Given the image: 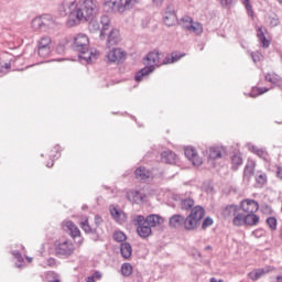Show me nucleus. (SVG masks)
<instances>
[{
	"instance_id": "nucleus-20",
	"label": "nucleus",
	"mask_w": 282,
	"mask_h": 282,
	"mask_svg": "<svg viewBox=\"0 0 282 282\" xmlns=\"http://www.w3.org/2000/svg\"><path fill=\"white\" fill-rule=\"evenodd\" d=\"M144 221L150 226V228H158V226H162V224H164V218L160 215L151 214L144 218Z\"/></svg>"
},
{
	"instance_id": "nucleus-23",
	"label": "nucleus",
	"mask_w": 282,
	"mask_h": 282,
	"mask_svg": "<svg viewBox=\"0 0 282 282\" xmlns=\"http://www.w3.org/2000/svg\"><path fill=\"white\" fill-rule=\"evenodd\" d=\"M257 166V163L254 161H248L246 166H245V172H243V182H250V177L254 175V169Z\"/></svg>"
},
{
	"instance_id": "nucleus-32",
	"label": "nucleus",
	"mask_w": 282,
	"mask_h": 282,
	"mask_svg": "<svg viewBox=\"0 0 282 282\" xmlns=\"http://www.w3.org/2000/svg\"><path fill=\"white\" fill-rule=\"evenodd\" d=\"M195 206V200L193 198H183L180 203L181 210H191Z\"/></svg>"
},
{
	"instance_id": "nucleus-57",
	"label": "nucleus",
	"mask_w": 282,
	"mask_h": 282,
	"mask_svg": "<svg viewBox=\"0 0 282 282\" xmlns=\"http://www.w3.org/2000/svg\"><path fill=\"white\" fill-rule=\"evenodd\" d=\"M278 177H280V180H282V174H281V167H278Z\"/></svg>"
},
{
	"instance_id": "nucleus-19",
	"label": "nucleus",
	"mask_w": 282,
	"mask_h": 282,
	"mask_svg": "<svg viewBox=\"0 0 282 282\" xmlns=\"http://www.w3.org/2000/svg\"><path fill=\"white\" fill-rule=\"evenodd\" d=\"M257 39L260 42L261 47L268 48L270 47V40L265 37V34H268V29L265 26H260L257 29Z\"/></svg>"
},
{
	"instance_id": "nucleus-33",
	"label": "nucleus",
	"mask_w": 282,
	"mask_h": 282,
	"mask_svg": "<svg viewBox=\"0 0 282 282\" xmlns=\"http://www.w3.org/2000/svg\"><path fill=\"white\" fill-rule=\"evenodd\" d=\"M185 54L172 53L171 56H166L163 59L164 65H171V63H177L180 58H184Z\"/></svg>"
},
{
	"instance_id": "nucleus-37",
	"label": "nucleus",
	"mask_w": 282,
	"mask_h": 282,
	"mask_svg": "<svg viewBox=\"0 0 282 282\" xmlns=\"http://www.w3.org/2000/svg\"><path fill=\"white\" fill-rule=\"evenodd\" d=\"M224 215L226 217H236L237 216V205H228L224 209Z\"/></svg>"
},
{
	"instance_id": "nucleus-60",
	"label": "nucleus",
	"mask_w": 282,
	"mask_h": 282,
	"mask_svg": "<svg viewBox=\"0 0 282 282\" xmlns=\"http://www.w3.org/2000/svg\"><path fill=\"white\" fill-rule=\"evenodd\" d=\"M265 209H267V210H270V206L265 205Z\"/></svg>"
},
{
	"instance_id": "nucleus-12",
	"label": "nucleus",
	"mask_w": 282,
	"mask_h": 282,
	"mask_svg": "<svg viewBox=\"0 0 282 282\" xmlns=\"http://www.w3.org/2000/svg\"><path fill=\"white\" fill-rule=\"evenodd\" d=\"M169 226L170 228H174L176 230H180V228H184V230H188L186 227V217L175 214L169 219Z\"/></svg>"
},
{
	"instance_id": "nucleus-41",
	"label": "nucleus",
	"mask_w": 282,
	"mask_h": 282,
	"mask_svg": "<svg viewBox=\"0 0 282 282\" xmlns=\"http://www.w3.org/2000/svg\"><path fill=\"white\" fill-rule=\"evenodd\" d=\"M242 3L245 4L248 15L251 18L254 17V11L252 10V4H250V0H242Z\"/></svg>"
},
{
	"instance_id": "nucleus-15",
	"label": "nucleus",
	"mask_w": 282,
	"mask_h": 282,
	"mask_svg": "<svg viewBox=\"0 0 282 282\" xmlns=\"http://www.w3.org/2000/svg\"><path fill=\"white\" fill-rule=\"evenodd\" d=\"M248 149L251 153L263 160L264 162H270V154L263 148H259L254 144L249 143Z\"/></svg>"
},
{
	"instance_id": "nucleus-8",
	"label": "nucleus",
	"mask_w": 282,
	"mask_h": 282,
	"mask_svg": "<svg viewBox=\"0 0 282 282\" xmlns=\"http://www.w3.org/2000/svg\"><path fill=\"white\" fill-rule=\"evenodd\" d=\"M259 216L251 214H237L234 218V226H257L259 224Z\"/></svg>"
},
{
	"instance_id": "nucleus-2",
	"label": "nucleus",
	"mask_w": 282,
	"mask_h": 282,
	"mask_svg": "<svg viewBox=\"0 0 282 282\" xmlns=\"http://www.w3.org/2000/svg\"><path fill=\"white\" fill-rule=\"evenodd\" d=\"M73 50L78 52V58L85 63L96 61V52L89 51V36L84 33L76 34L73 40Z\"/></svg>"
},
{
	"instance_id": "nucleus-3",
	"label": "nucleus",
	"mask_w": 282,
	"mask_h": 282,
	"mask_svg": "<svg viewBox=\"0 0 282 282\" xmlns=\"http://www.w3.org/2000/svg\"><path fill=\"white\" fill-rule=\"evenodd\" d=\"M162 53L158 51L150 52L145 58H144V65H147L144 68L139 70L135 74L134 79L137 83H140L144 76H149V74H152V72H155V67H160L164 65V61H162Z\"/></svg>"
},
{
	"instance_id": "nucleus-44",
	"label": "nucleus",
	"mask_w": 282,
	"mask_h": 282,
	"mask_svg": "<svg viewBox=\"0 0 282 282\" xmlns=\"http://www.w3.org/2000/svg\"><path fill=\"white\" fill-rule=\"evenodd\" d=\"M268 23L271 28H276V25H279V17L274 15V17H269L268 18Z\"/></svg>"
},
{
	"instance_id": "nucleus-14",
	"label": "nucleus",
	"mask_w": 282,
	"mask_h": 282,
	"mask_svg": "<svg viewBox=\"0 0 282 282\" xmlns=\"http://www.w3.org/2000/svg\"><path fill=\"white\" fill-rule=\"evenodd\" d=\"M184 153H185V158H187V160H189V162H192L194 166H202L203 160L202 158H199V155H197V152H195L194 148L192 147L185 148Z\"/></svg>"
},
{
	"instance_id": "nucleus-6",
	"label": "nucleus",
	"mask_w": 282,
	"mask_h": 282,
	"mask_svg": "<svg viewBox=\"0 0 282 282\" xmlns=\"http://www.w3.org/2000/svg\"><path fill=\"white\" fill-rule=\"evenodd\" d=\"M55 25L54 18L50 14L35 17L31 22L32 30H41V32H50Z\"/></svg>"
},
{
	"instance_id": "nucleus-7",
	"label": "nucleus",
	"mask_w": 282,
	"mask_h": 282,
	"mask_svg": "<svg viewBox=\"0 0 282 282\" xmlns=\"http://www.w3.org/2000/svg\"><path fill=\"white\" fill-rule=\"evenodd\" d=\"M76 252V246L72 240L64 239L55 242V254L57 257H65L66 259L68 257H72Z\"/></svg>"
},
{
	"instance_id": "nucleus-55",
	"label": "nucleus",
	"mask_w": 282,
	"mask_h": 282,
	"mask_svg": "<svg viewBox=\"0 0 282 282\" xmlns=\"http://www.w3.org/2000/svg\"><path fill=\"white\" fill-rule=\"evenodd\" d=\"M153 3H155V6H162V3H164V0H153Z\"/></svg>"
},
{
	"instance_id": "nucleus-52",
	"label": "nucleus",
	"mask_w": 282,
	"mask_h": 282,
	"mask_svg": "<svg viewBox=\"0 0 282 282\" xmlns=\"http://www.w3.org/2000/svg\"><path fill=\"white\" fill-rule=\"evenodd\" d=\"M95 224L96 226H100V224H102V218L100 216H95Z\"/></svg>"
},
{
	"instance_id": "nucleus-40",
	"label": "nucleus",
	"mask_w": 282,
	"mask_h": 282,
	"mask_svg": "<svg viewBox=\"0 0 282 282\" xmlns=\"http://www.w3.org/2000/svg\"><path fill=\"white\" fill-rule=\"evenodd\" d=\"M112 237L118 243H124L127 241V235L122 231H115Z\"/></svg>"
},
{
	"instance_id": "nucleus-61",
	"label": "nucleus",
	"mask_w": 282,
	"mask_h": 282,
	"mask_svg": "<svg viewBox=\"0 0 282 282\" xmlns=\"http://www.w3.org/2000/svg\"><path fill=\"white\" fill-rule=\"evenodd\" d=\"M205 249H206V250H210V246H207Z\"/></svg>"
},
{
	"instance_id": "nucleus-45",
	"label": "nucleus",
	"mask_w": 282,
	"mask_h": 282,
	"mask_svg": "<svg viewBox=\"0 0 282 282\" xmlns=\"http://www.w3.org/2000/svg\"><path fill=\"white\" fill-rule=\"evenodd\" d=\"M267 224H268L269 228H271L272 230H276V218L275 217H269L267 219Z\"/></svg>"
},
{
	"instance_id": "nucleus-39",
	"label": "nucleus",
	"mask_w": 282,
	"mask_h": 282,
	"mask_svg": "<svg viewBox=\"0 0 282 282\" xmlns=\"http://www.w3.org/2000/svg\"><path fill=\"white\" fill-rule=\"evenodd\" d=\"M132 273H133V267L131 265V263H123L121 265V274L123 276H131Z\"/></svg>"
},
{
	"instance_id": "nucleus-63",
	"label": "nucleus",
	"mask_w": 282,
	"mask_h": 282,
	"mask_svg": "<svg viewBox=\"0 0 282 282\" xmlns=\"http://www.w3.org/2000/svg\"><path fill=\"white\" fill-rule=\"evenodd\" d=\"M17 268H21V264H17Z\"/></svg>"
},
{
	"instance_id": "nucleus-21",
	"label": "nucleus",
	"mask_w": 282,
	"mask_h": 282,
	"mask_svg": "<svg viewBox=\"0 0 282 282\" xmlns=\"http://www.w3.org/2000/svg\"><path fill=\"white\" fill-rule=\"evenodd\" d=\"M110 215H111L112 219H115V221H117V224H124V221H127V214H124V212H122V209L111 207Z\"/></svg>"
},
{
	"instance_id": "nucleus-30",
	"label": "nucleus",
	"mask_w": 282,
	"mask_h": 282,
	"mask_svg": "<svg viewBox=\"0 0 282 282\" xmlns=\"http://www.w3.org/2000/svg\"><path fill=\"white\" fill-rule=\"evenodd\" d=\"M134 175L137 180H149L150 177H152L151 172H149V170H145L144 167H138L134 171Z\"/></svg>"
},
{
	"instance_id": "nucleus-16",
	"label": "nucleus",
	"mask_w": 282,
	"mask_h": 282,
	"mask_svg": "<svg viewBox=\"0 0 282 282\" xmlns=\"http://www.w3.org/2000/svg\"><path fill=\"white\" fill-rule=\"evenodd\" d=\"M248 149L251 153L263 160L264 162H270V154L263 148H259L254 144L249 143Z\"/></svg>"
},
{
	"instance_id": "nucleus-5",
	"label": "nucleus",
	"mask_w": 282,
	"mask_h": 282,
	"mask_svg": "<svg viewBox=\"0 0 282 282\" xmlns=\"http://www.w3.org/2000/svg\"><path fill=\"white\" fill-rule=\"evenodd\" d=\"M206 215V210L202 206H195L192 208L189 215L186 217V227L188 231L197 230L202 226V220Z\"/></svg>"
},
{
	"instance_id": "nucleus-46",
	"label": "nucleus",
	"mask_w": 282,
	"mask_h": 282,
	"mask_svg": "<svg viewBox=\"0 0 282 282\" xmlns=\"http://www.w3.org/2000/svg\"><path fill=\"white\" fill-rule=\"evenodd\" d=\"M251 58L253 63H259L263 58V55L260 52H254L251 53Z\"/></svg>"
},
{
	"instance_id": "nucleus-56",
	"label": "nucleus",
	"mask_w": 282,
	"mask_h": 282,
	"mask_svg": "<svg viewBox=\"0 0 282 282\" xmlns=\"http://www.w3.org/2000/svg\"><path fill=\"white\" fill-rule=\"evenodd\" d=\"M86 282H96V280H95L94 275H91V276L87 278Z\"/></svg>"
},
{
	"instance_id": "nucleus-58",
	"label": "nucleus",
	"mask_w": 282,
	"mask_h": 282,
	"mask_svg": "<svg viewBox=\"0 0 282 282\" xmlns=\"http://www.w3.org/2000/svg\"><path fill=\"white\" fill-rule=\"evenodd\" d=\"M210 282H224V280H219V281H217V279L212 278V279H210Z\"/></svg>"
},
{
	"instance_id": "nucleus-10",
	"label": "nucleus",
	"mask_w": 282,
	"mask_h": 282,
	"mask_svg": "<svg viewBox=\"0 0 282 282\" xmlns=\"http://www.w3.org/2000/svg\"><path fill=\"white\" fill-rule=\"evenodd\" d=\"M134 226H137V235H139L141 239H149V237L153 235L151 226L144 221V216L142 215L134 218Z\"/></svg>"
},
{
	"instance_id": "nucleus-50",
	"label": "nucleus",
	"mask_w": 282,
	"mask_h": 282,
	"mask_svg": "<svg viewBox=\"0 0 282 282\" xmlns=\"http://www.w3.org/2000/svg\"><path fill=\"white\" fill-rule=\"evenodd\" d=\"M12 254L17 259V261H19V263H23V256H21V252L13 251Z\"/></svg>"
},
{
	"instance_id": "nucleus-49",
	"label": "nucleus",
	"mask_w": 282,
	"mask_h": 282,
	"mask_svg": "<svg viewBox=\"0 0 282 282\" xmlns=\"http://www.w3.org/2000/svg\"><path fill=\"white\" fill-rule=\"evenodd\" d=\"M221 8H229V6H232V0H217Z\"/></svg>"
},
{
	"instance_id": "nucleus-54",
	"label": "nucleus",
	"mask_w": 282,
	"mask_h": 282,
	"mask_svg": "<svg viewBox=\"0 0 282 282\" xmlns=\"http://www.w3.org/2000/svg\"><path fill=\"white\" fill-rule=\"evenodd\" d=\"M52 275H53V280H51V282H61V280L58 279V274L52 273Z\"/></svg>"
},
{
	"instance_id": "nucleus-38",
	"label": "nucleus",
	"mask_w": 282,
	"mask_h": 282,
	"mask_svg": "<svg viewBox=\"0 0 282 282\" xmlns=\"http://www.w3.org/2000/svg\"><path fill=\"white\" fill-rule=\"evenodd\" d=\"M187 32H193L194 34L199 35L204 32V26H202V23L199 22H194Z\"/></svg>"
},
{
	"instance_id": "nucleus-29",
	"label": "nucleus",
	"mask_w": 282,
	"mask_h": 282,
	"mask_svg": "<svg viewBox=\"0 0 282 282\" xmlns=\"http://www.w3.org/2000/svg\"><path fill=\"white\" fill-rule=\"evenodd\" d=\"M264 78L267 83H271V85H274L275 87H281V76H279L275 73H269L264 75Z\"/></svg>"
},
{
	"instance_id": "nucleus-13",
	"label": "nucleus",
	"mask_w": 282,
	"mask_h": 282,
	"mask_svg": "<svg viewBox=\"0 0 282 282\" xmlns=\"http://www.w3.org/2000/svg\"><path fill=\"white\" fill-rule=\"evenodd\" d=\"M122 41V37L120 36V30L112 29L107 37L106 41V50H111V47H116Z\"/></svg>"
},
{
	"instance_id": "nucleus-34",
	"label": "nucleus",
	"mask_w": 282,
	"mask_h": 282,
	"mask_svg": "<svg viewBox=\"0 0 282 282\" xmlns=\"http://www.w3.org/2000/svg\"><path fill=\"white\" fill-rule=\"evenodd\" d=\"M231 164L234 171H237V169L243 164V158H241L240 153H236L231 156Z\"/></svg>"
},
{
	"instance_id": "nucleus-53",
	"label": "nucleus",
	"mask_w": 282,
	"mask_h": 282,
	"mask_svg": "<svg viewBox=\"0 0 282 282\" xmlns=\"http://www.w3.org/2000/svg\"><path fill=\"white\" fill-rule=\"evenodd\" d=\"M47 263H48V265L54 267V265H56V260L54 258H50L47 260Z\"/></svg>"
},
{
	"instance_id": "nucleus-11",
	"label": "nucleus",
	"mask_w": 282,
	"mask_h": 282,
	"mask_svg": "<svg viewBox=\"0 0 282 282\" xmlns=\"http://www.w3.org/2000/svg\"><path fill=\"white\" fill-rule=\"evenodd\" d=\"M106 50H108L106 52V58L109 61V63H122V61L127 58V53H124L122 48L113 46Z\"/></svg>"
},
{
	"instance_id": "nucleus-42",
	"label": "nucleus",
	"mask_w": 282,
	"mask_h": 282,
	"mask_svg": "<svg viewBox=\"0 0 282 282\" xmlns=\"http://www.w3.org/2000/svg\"><path fill=\"white\" fill-rule=\"evenodd\" d=\"M82 230H85L88 235L91 232H96L91 226H89V220H85L82 223Z\"/></svg>"
},
{
	"instance_id": "nucleus-26",
	"label": "nucleus",
	"mask_w": 282,
	"mask_h": 282,
	"mask_svg": "<svg viewBox=\"0 0 282 282\" xmlns=\"http://www.w3.org/2000/svg\"><path fill=\"white\" fill-rule=\"evenodd\" d=\"M120 252L123 259H131V254L133 253V248L129 242H121L120 245Z\"/></svg>"
},
{
	"instance_id": "nucleus-22",
	"label": "nucleus",
	"mask_w": 282,
	"mask_h": 282,
	"mask_svg": "<svg viewBox=\"0 0 282 282\" xmlns=\"http://www.w3.org/2000/svg\"><path fill=\"white\" fill-rule=\"evenodd\" d=\"M128 199L129 202H132L133 204H140L147 199V194L140 192V191H132L128 193Z\"/></svg>"
},
{
	"instance_id": "nucleus-24",
	"label": "nucleus",
	"mask_w": 282,
	"mask_h": 282,
	"mask_svg": "<svg viewBox=\"0 0 282 282\" xmlns=\"http://www.w3.org/2000/svg\"><path fill=\"white\" fill-rule=\"evenodd\" d=\"M64 227L69 231L73 239L80 237V229L72 220L64 221Z\"/></svg>"
},
{
	"instance_id": "nucleus-51",
	"label": "nucleus",
	"mask_w": 282,
	"mask_h": 282,
	"mask_svg": "<svg viewBox=\"0 0 282 282\" xmlns=\"http://www.w3.org/2000/svg\"><path fill=\"white\" fill-rule=\"evenodd\" d=\"M93 279H102V273L100 271H96L94 274H93Z\"/></svg>"
},
{
	"instance_id": "nucleus-4",
	"label": "nucleus",
	"mask_w": 282,
	"mask_h": 282,
	"mask_svg": "<svg viewBox=\"0 0 282 282\" xmlns=\"http://www.w3.org/2000/svg\"><path fill=\"white\" fill-rule=\"evenodd\" d=\"M140 0H104V8L112 14H123L131 10Z\"/></svg>"
},
{
	"instance_id": "nucleus-1",
	"label": "nucleus",
	"mask_w": 282,
	"mask_h": 282,
	"mask_svg": "<svg viewBox=\"0 0 282 282\" xmlns=\"http://www.w3.org/2000/svg\"><path fill=\"white\" fill-rule=\"evenodd\" d=\"M57 12L59 17H67V28H76L90 21V30L94 32L101 30L100 23L94 21L100 12L98 0H63L57 7Z\"/></svg>"
},
{
	"instance_id": "nucleus-64",
	"label": "nucleus",
	"mask_w": 282,
	"mask_h": 282,
	"mask_svg": "<svg viewBox=\"0 0 282 282\" xmlns=\"http://www.w3.org/2000/svg\"><path fill=\"white\" fill-rule=\"evenodd\" d=\"M259 231H254L253 235H257Z\"/></svg>"
},
{
	"instance_id": "nucleus-59",
	"label": "nucleus",
	"mask_w": 282,
	"mask_h": 282,
	"mask_svg": "<svg viewBox=\"0 0 282 282\" xmlns=\"http://www.w3.org/2000/svg\"><path fill=\"white\" fill-rule=\"evenodd\" d=\"M46 166H47V169H52V166H54V163H52L51 165H50V163H47Z\"/></svg>"
},
{
	"instance_id": "nucleus-62",
	"label": "nucleus",
	"mask_w": 282,
	"mask_h": 282,
	"mask_svg": "<svg viewBox=\"0 0 282 282\" xmlns=\"http://www.w3.org/2000/svg\"><path fill=\"white\" fill-rule=\"evenodd\" d=\"M56 159L61 158V154L55 155Z\"/></svg>"
},
{
	"instance_id": "nucleus-9",
	"label": "nucleus",
	"mask_w": 282,
	"mask_h": 282,
	"mask_svg": "<svg viewBox=\"0 0 282 282\" xmlns=\"http://www.w3.org/2000/svg\"><path fill=\"white\" fill-rule=\"evenodd\" d=\"M37 54L41 58H47L52 54V37L50 35H43L36 42Z\"/></svg>"
},
{
	"instance_id": "nucleus-47",
	"label": "nucleus",
	"mask_w": 282,
	"mask_h": 282,
	"mask_svg": "<svg viewBox=\"0 0 282 282\" xmlns=\"http://www.w3.org/2000/svg\"><path fill=\"white\" fill-rule=\"evenodd\" d=\"M267 181L268 176L265 174H258L256 177V182H258V184H265Z\"/></svg>"
},
{
	"instance_id": "nucleus-17",
	"label": "nucleus",
	"mask_w": 282,
	"mask_h": 282,
	"mask_svg": "<svg viewBox=\"0 0 282 282\" xmlns=\"http://www.w3.org/2000/svg\"><path fill=\"white\" fill-rule=\"evenodd\" d=\"M241 208L246 215L257 213L259 210V203L254 199H245L241 202Z\"/></svg>"
},
{
	"instance_id": "nucleus-28",
	"label": "nucleus",
	"mask_w": 282,
	"mask_h": 282,
	"mask_svg": "<svg viewBox=\"0 0 282 282\" xmlns=\"http://www.w3.org/2000/svg\"><path fill=\"white\" fill-rule=\"evenodd\" d=\"M111 23V20H109V15H101L100 18V25H101V31H100V39H105V32L109 30V24Z\"/></svg>"
},
{
	"instance_id": "nucleus-18",
	"label": "nucleus",
	"mask_w": 282,
	"mask_h": 282,
	"mask_svg": "<svg viewBox=\"0 0 282 282\" xmlns=\"http://www.w3.org/2000/svg\"><path fill=\"white\" fill-rule=\"evenodd\" d=\"M272 270H274V268L272 267H264L261 269H256L253 271H251L248 276L249 279H251V281H259V279H261L262 276H265V274L272 272Z\"/></svg>"
},
{
	"instance_id": "nucleus-25",
	"label": "nucleus",
	"mask_w": 282,
	"mask_h": 282,
	"mask_svg": "<svg viewBox=\"0 0 282 282\" xmlns=\"http://www.w3.org/2000/svg\"><path fill=\"white\" fill-rule=\"evenodd\" d=\"M161 160L162 162H165V164H175V162H177V154L167 150L161 153Z\"/></svg>"
},
{
	"instance_id": "nucleus-48",
	"label": "nucleus",
	"mask_w": 282,
	"mask_h": 282,
	"mask_svg": "<svg viewBox=\"0 0 282 282\" xmlns=\"http://www.w3.org/2000/svg\"><path fill=\"white\" fill-rule=\"evenodd\" d=\"M10 63H6L0 58V72H6V69H10Z\"/></svg>"
},
{
	"instance_id": "nucleus-31",
	"label": "nucleus",
	"mask_w": 282,
	"mask_h": 282,
	"mask_svg": "<svg viewBox=\"0 0 282 282\" xmlns=\"http://www.w3.org/2000/svg\"><path fill=\"white\" fill-rule=\"evenodd\" d=\"M209 160H219L221 158V148L213 147L207 151Z\"/></svg>"
},
{
	"instance_id": "nucleus-27",
	"label": "nucleus",
	"mask_w": 282,
	"mask_h": 282,
	"mask_svg": "<svg viewBox=\"0 0 282 282\" xmlns=\"http://www.w3.org/2000/svg\"><path fill=\"white\" fill-rule=\"evenodd\" d=\"M163 21L167 28H171V25H175L177 21V15L175 14V11H166L163 17Z\"/></svg>"
},
{
	"instance_id": "nucleus-43",
	"label": "nucleus",
	"mask_w": 282,
	"mask_h": 282,
	"mask_svg": "<svg viewBox=\"0 0 282 282\" xmlns=\"http://www.w3.org/2000/svg\"><path fill=\"white\" fill-rule=\"evenodd\" d=\"M213 224H214L213 218L206 217V218L203 220V224H202L203 230H206V228H210V226H213Z\"/></svg>"
},
{
	"instance_id": "nucleus-36",
	"label": "nucleus",
	"mask_w": 282,
	"mask_h": 282,
	"mask_svg": "<svg viewBox=\"0 0 282 282\" xmlns=\"http://www.w3.org/2000/svg\"><path fill=\"white\" fill-rule=\"evenodd\" d=\"M181 26L184 28V30L189 31L191 26L193 25V18L185 15L181 19Z\"/></svg>"
},
{
	"instance_id": "nucleus-35",
	"label": "nucleus",
	"mask_w": 282,
	"mask_h": 282,
	"mask_svg": "<svg viewBox=\"0 0 282 282\" xmlns=\"http://www.w3.org/2000/svg\"><path fill=\"white\" fill-rule=\"evenodd\" d=\"M267 91H270V88L254 87V88H252L250 96H251V98H257V96H263V94H267Z\"/></svg>"
}]
</instances>
